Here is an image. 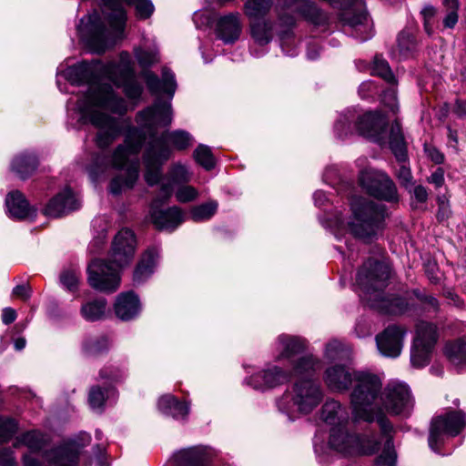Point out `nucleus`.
<instances>
[{"instance_id": "nucleus-1", "label": "nucleus", "mask_w": 466, "mask_h": 466, "mask_svg": "<svg viewBox=\"0 0 466 466\" xmlns=\"http://www.w3.org/2000/svg\"><path fill=\"white\" fill-rule=\"evenodd\" d=\"M137 122L139 127L128 130L124 144L116 147L110 158L103 154L94 157L92 164L87 167L93 181H96L110 167L117 169L125 167L130 157L138 155L147 134L149 141L142 156L145 167L144 178L148 186H156L162 178L163 165L171 157L172 151L167 141L178 150L186 149L191 145L192 137L184 130L163 133L160 137H156L158 127H167L172 122L170 102H164L157 98L153 106L137 113Z\"/></svg>"}, {"instance_id": "nucleus-2", "label": "nucleus", "mask_w": 466, "mask_h": 466, "mask_svg": "<svg viewBox=\"0 0 466 466\" xmlns=\"http://www.w3.org/2000/svg\"><path fill=\"white\" fill-rule=\"evenodd\" d=\"M64 74L73 85H87L86 91L77 99L76 111L80 115L79 122L90 123L97 128L96 145L99 148L108 147L121 134L118 119L108 113L124 115L126 101L110 85L100 82L103 65L99 60L76 64L67 67Z\"/></svg>"}, {"instance_id": "nucleus-3", "label": "nucleus", "mask_w": 466, "mask_h": 466, "mask_svg": "<svg viewBox=\"0 0 466 466\" xmlns=\"http://www.w3.org/2000/svg\"><path fill=\"white\" fill-rule=\"evenodd\" d=\"M323 380L327 387L336 392L348 390L355 380L356 385L350 395L353 417L356 420L367 422L374 420L375 412L380 410L374 401L382 386L377 375L368 372H353L345 365L336 364L325 370Z\"/></svg>"}, {"instance_id": "nucleus-4", "label": "nucleus", "mask_w": 466, "mask_h": 466, "mask_svg": "<svg viewBox=\"0 0 466 466\" xmlns=\"http://www.w3.org/2000/svg\"><path fill=\"white\" fill-rule=\"evenodd\" d=\"M132 5L137 0H125ZM102 15L97 11L85 15L77 25L80 40L93 53H104L109 44L123 38L127 14L121 0H101Z\"/></svg>"}, {"instance_id": "nucleus-5", "label": "nucleus", "mask_w": 466, "mask_h": 466, "mask_svg": "<svg viewBox=\"0 0 466 466\" xmlns=\"http://www.w3.org/2000/svg\"><path fill=\"white\" fill-rule=\"evenodd\" d=\"M321 360L308 354L292 363L295 381L290 392H286L278 401L281 412L290 414L297 410L303 414L310 413L323 400V390L314 374L320 369Z\"/></svg>"}, {"instance_id": "nucleus-6", "label": "nucleus", "mask_w": 466, "mask_h": 466, "mask_svg": "<svg viewBox=\"0 0 466 466\" xmlns=\"http://www.w3.org/2000/svg\"><path fill=\"white\" fill-rule=\"evenodd\" d=\"M136 237L132 230L118 231L112 243L110 260L94 259L87 268V282L104 293H114L120 286L119 268L128 265L135 254Z\"/></svg>"}, {"instance_id": "nucleus-7", "label": "nucleus", "mask_w": 466, "mask_h": 466, "mask_svg": "<svg viewBox=\"0 0 466 466\" xmlns=\"http://www.w3.org/2000/svg\"><path fill=\"white\" fill-rule=\"evenodd\" d=\"M390 276L391 269L388 263L369 258L358 271L357 284L362 291V299L370 308L386 314H401L408 308L405 299L384 293Z\"/></svg>"}, {"instance_id": "nucleus-8", "label": "nucleus", "mask_w": 466, "mask_h": 466, "mask_svg": "<svg viewBox=\"0 0 466 466\" xmlns=\"http://www.w3.org/2000/svg\"><path fill=\"white\" fill-rule=\"evenodd\" d=\"M351 218L347 222L349 231L364 242L371 241L381 228L386 208L382 204L362 197L351 200Z\"/></svg>"}, {"instance_id": "nucleus-9", "label": "nucleus", "mask_w": 466, "mask_h": 466, "mask_svg": "<svg viewBox=\"0 0 466 466\" xmlns=\"http://www.w3.org/2000/svg\"><path fill=\"white\" fill-rule=\"evenodd\" d=\"M276 10L279 27L278 33L283 50L293 35L292 29L296 25L294 14L317 25H324L328 21L327 14L310 0H278Z\"/></svg>"}, {"instance_id": "nucleus-10", "label": "nucleus", "mask_w": 466, "mask_h": 466, "mask_svg": "<svg viewBox=\"0 0 466 466\" xmlns=\"http://www.w3.org/2000/svg\"><path fill=\"white\" fill-rule=\"evenodd\" d=\"M329 443L332 449L345 455H370L375 453L380 448V442L375 436L350 435L346 430V425L331 428Z\"/></svg>"}, {"instance_id": "nucleus-11", "label": "nucleus", "mask_w": 466, "mask_h": 466, "mask_svg": "<svg viewBox=\"0 0 466 466\" xmlns=\"http://www.w3.org/2000/svg\"><path fill=\"white\" fill-rule=\"evenodd\" d=\"M359 180L360 186L378 199L391 203H397L400 199L394 181L385 172L364 169L360 173Z\"/></svg>"}, {"instance_id": "nucleus-12", "label": "nucleus", "mask_w": 466, "mask_h": 466, "mask_svg": "<svg viewBox=\"0 0 466 466\" xmlns=\"http://www.w3.org/2000/svg\"><path fill=\"white\" fill-rule=\"evenodd\" d=\"M437 339L436 325L425 321L417 324L416 337L410 350V362L413 367L421 368L429 364Z\"/></svg>"}, {"instance_id": "nucleus-13", "label": "nucleus", "mask_w": 466, "mask_h": 466, "mask_svg": "<svg viewBox=\"0 0 466 466\" xmlns=\"http://www.w3.org/2000/svg\"><path fill=\"white\" fill-rule=\"evenodd\" d=\"M466 425V415L461 410H449L435 417L431 425L429 446L438 451V445L444 435L456 436Z\"/></svg>"}, {"instance_id": "nucleus-14", "label": "nucleus", "mask_w": 466, "mask_h": 466, "mask_svg": "<svg viewBox=\"0 0 466 466\" xmlns=\"http://www.w3.org/2000/svg\"><path fill=\"white\" fill-rule=\"evenodd\" d=\"M381 400L385 409L395 415L409 416L414 406L410 388L399 381L388 383L381 394Z\"/></svg>"}, {"instance_id": "nucleus-15", "label": "nucleus", "mask_w": 466, "mask_h": 466, "mask_svg": "<svg viewBox=\"0 0 466 466\" xmlns=\"http://www.w3.org/2000/svg\"><path fill=\"white\" fill-rule=\"evenodd\" d=\"M165 201L159 192L158 197L151 204L150 218L157 228L174 230L184 221L185 214L180 208L176 206L159 209L158 206Z\"/></svg>"}, {"instance_id": "nucleus-16", "label": "nucleus", "mask_w": 466, "mask_h": 466, "mask_svg": "<svg viewBox=\"0 0 466 466\" xmlns=\"http://www.w3.org/2000/svg\"><path fill=\"white\" fill-rule=\"evenodd\" d=\"M291 378H293L292 369L285 370L279 366L271 365L250 376L247 382L256 390H264L284 384Z\"/></svg>"}, {"instance_id": "nucleus-17", "label": "nucleus", "mask_w": 466, "mask_h": 466, "mask_svg": "<svg viewBox=\"0 0 466 466\" xmlns=\"http://www.w3.org/2000/svg\"><path fill=\"white\" fill-rule=\"evenodd\" d=\"M406 333L407 330L403 327L397 325L387 327L376 336L378 350L385 357L397 358L401 352Z\"/></svg>"}, {"instance_id": "nucleus-18", "label": "nucleus", "mask_w": 466, "mask_h": 466, "mask_svg": "<svg viewBox=\"0 0 466 466\" xmlns=\"http://www.w3.org/2000/svg\"><path fill=\"white\" fill-rule=\"evenodd\" d=\"M215 453L207 446H194L175 452L171 458L174 466H211Z\"/></svg>"}, {"instance_id": "nucleus-19", "label": "nucleus", "mask_w": 466, "mask_h": 466, "mask_svg": "<svg viewBox=\"0 0 466 466\" xmlns=\"http://www.w3.org/2000/svg\"><path fill=\"white\" fill-rule=\"evenodd\" d=\"M387 121V116L380 110L369 111L357 118L355 128L360 136L379 141Z\"/></svg>"}, {"instance_id": "nucleus-20", "label": "nucleus", "mask_w": 466, "mask_h": 466, "mask_svg": "<svg viewBox=\"0 0 466 466\" xmlns=\"http://www.w3.org/2000/svg\"><path fill=\"white\" fill-rule=\"evenodd\" d=\"M80 201L74 192L66 187L57 193L46 204L44 214L49 218H60L78 209Z\"/></svg>"}, {"instance_id": "nucleus-21", "label": "nucleus", "mask_w": 466, "mask_h": 466, "mask_svg": "<svg viewBox=\"0 0 466 466\" xmlns=\"http://www.w3.org/2000/svg\"><path fill=\"white\" fill-rule=\"evenodd\" d=\"M141 76L152 95L166 94L170 99L177 89V82L174 73L167 67L162 68L161 79L151 71H144Z\"/></svg>"}, {"instance_id": "nucleus-22", "label": "nucleus", "mask_w": 466, "mask_h": 466, "mask_svg": "<svg viewBox=\"0 0 466 466\" xmlns=\"http://www.w3.org/2000/svg\"><path fill=\"white\" fill-rule=\"evenodd\" d=\"M306 349L307 342L305 339L287 334L279 335L276 341L278 354L275 360L277 361L288 360L292 368V363L299 359L295 360V357L305 351Z\"/></svg>"}, {"instance_id": "nucleus-23", "label": "nucleus", "mask_w": 466, "mask_h": 466, "mask_svg": "<svg viewBox=\"0 0 466 466\" xmlns=\"http://www.w3.org/2000/svg\"><path fill=\"white\" fill-rule=\"evenodd\" d=\"M103 76L119 85L135 76L134 64L128 53H121L118 62L103 65Z\"/></svg>"}, {"instance_id": "nucleus-24", "label": "nucleus", "mask_w": 466, "mask_h": 466, "mask_svg": "<svg viewBox=\"0 0 466 466\" xmlns=\"http://www.w3.org/2000/svg\"><path fill=\"white\" fill-rule=\"evenodd\" d=\"M375 420L385 438L382 453L378 457L376 464L377 466H394L397 456L393 448L392 437L390 436L392 426L380 410L375 412Z\"/></svg>"}, {"instance_id": "nucleus-25", "label": "nucleus", "mask_w": 466, "mask_h": 466, "mask_svg": "<svg viewBox=\"0 0 466 466\" xmlns=\"http://www.w3.org/2000/svg\"><path fill=\"white\" fill-rule=\"evenodd\" d=\"M5 207L8 216L15 219H31L36 216V209L30 206L25 197L18 190L7 194Z\"/></svg>"}, {"instance_id": "nucleus-26", "label": "nucleus", "mask_w": 466, "mask_h": 466, "mask_svg": "<svg viewBox=\"0 0 466 466\" xmlns=\"http://www.w3.org/2000/svg\"><path fill=\"white\" fill-rule=\"evenodd\" d=\"M141 310V304L137 294L133 291L122 292L117 295L114 303L116 316L128 321L136 319Z\"/></svg>"}, {"instance_id": "nucleus-27", "label": "nucleus", "mask_w": 466, "mask_h": 466, "mask_svg": "<svg viewBox=\"0 0 466 466\" xmlns=\"http://www.w3.org/2000/svg\"><path fill=\"white\" fill-rule=\"evenodd\" d=\"M79 451L75 444H65L45 452L47 466H76Z\"/></svg>"}, {"instance_id": "nucleus-28", "label": "nucleus", "mask_w": 466, "mask_h": 466, "mask_svg": "<svg viewBox=\"0 0 466 466\" xmlns=\"http://www.w3.org/2000/svg\"><path fill=\"white\" fill-rule=\"evenodd\" d=\"M241 24L238 14H228L221 16L216 25V34L218 38L225 44L235 43L240 35Z\"/></svg>"}, {"instance_id": "nucleus-29", "label": "nucleus", "mask_w": 466, "mask_h": 466, "mask_svg": "<svg viewBox=\"0 0 466 466\" xmlns=\"http://www.w3.org/2000/svg\"><path fill=\"white\" fill-rule=\"evenodd\" d=\"M192 173L187 166L181 163H174L167 171L168 182L162 183L159 192L164 200H167L173 194V185L187 184L191 180Z\"/></svg>"}, {"instance_id": "nucleus-30", "label": "nucleus", "mask_w": 466, "mask_h": 466, "mask_svg": "<svg viewBox=\"0 0 466 466\" xmlns=\"http://www.w3.org/2000/svg\"><path fill=\"white\" fill-rule=\"evenodd\" d=\"M158 258L159 248L157 247H151L144 252L134 271L133 280L136 284L143 283L153 274Z\"/></svg>"}, {"instance_id": "nucleus-31", "label": "nucleus", "mask_w": 466, "mask_h": 466, "mask_svg": "<svg viewBox=\"0 0 466 466\" xmlns=\"http://www.w3.org/2000/svg\"><path fill=\"white\" fill-rule=\"evenodd\" d=\"M138 176L139 163L137 159L127 166L125 177L117 176L110 181V193L113 195H119L123 190L132 188L137 183Z\"/></svg>"}, {"instance_id": "nucleus-32", "label": "nucleus", "mask_w": 466, "mask_h": 466, "mask_svg": "<svg viewBox=\"0 0 466 466\" xmlns=\"http://www.w3.org/2000/svg\"><path fill=\"white\" fill-rule=\"evenodd\" d=\"M108 313L107 300L99 297L88 299L81 305L80 315L89 322L103 320Z\"/></svg>"}, {"instance_id": "nucleus-33", "label": "nucleus", "mask_w": 466, "mask_h": 466, "mask_svg": "<svg viewBox=\"0 0 466 466\" xmlns=\"http://www.w3.org/2000/svg\"><path fill=\"white\" fill-rule=\"evenodd\" d=\"M158 410L165 415L171 416L176 420H184L189 412L187 403L179 401L171 394H166L159 398L157 402Z\"/></svg>"}, {"instance_id": "nucleus-34", "label": "nucleus", "mask_w": 466, "mask_h": 466, "mask_svg": "<svg viewBox=\"0 0 466 466\" xmlns=\"http://www.w3.org/2000/svg\"><path fill=\"white\" fill-rule=\"evenodd\" d=\"M321 418L327 423L334 426L346 425L349 420L347 410L335 400H328L321 409Z\"/></svg>"}, {"instance_id": "nucleus-35", "label": "nucleus", "mask_w": 466, "mask_h": 466, "mask_svg": "<svg viewBox=\"0 0 466 466\" xmlns=\"http://www.w3.org/2000/svg\"><path fill=\"white\" fill-rule=\"evenodd\" d=\"M37 158L33 153H21L15 156L11 162V170L21 179L31 176L37 167Z\"/></svg>"}, {"instance_id": "nucleus-36", "label": "nucleus", "mask_w": 466, "mask_h": 466, "mask_svg": "<svg viewBox=\"0 0 466 466\" xmlns=\"http://www.w3.org/2000/svg\"><path fill=\"white\" fill-rule=\"evenodd\" d=\"M250 35L259 46L268 45L273 38V23L266 19L251 20L249 23Z\"/></svg>"}, {"instance_id": "nucleus-37", "label": "nucleus", "mask_w": 466, "mask_h": 466, "mask_svg": "<svg viewBox=\"0 0 466 466\" xmlns=\"http://www.w3.org/2000/svg\"><path fill=\"white\" fill-rule=\"evenodd\" d=\"M390 147L398 162H405L408 159L407 145L398 121L392 123L390 132Z\"/></svg>"}, {"instance_id": "nucleus-38", "label": "nucleus", "mask_w": 466, "mask_h": 466, "mask_svg": "<svg viewBox=\"0 0 466 466\" xmlns=\"http://www.w3.org/2000/svg\"><path fill=\"white\" fill-rule=\"evenodd\" d=\"M350 350L342 341L329 340L324 349V358L329 361L344 360L350 358Z\"/></svg>"}, {"instance_id": "nucleus-39", "label": "nucleus", "mask_w": 466, "mask_h": 466, "mask_svg": "<svg viewBox=\"0 0 466 466\" xmlns=\"http://www.w3.org/2000/svg\"><path fill=\"white\" fill-rule=\"evenodd\" d=\"M273 5L272 0H247L245 13L251 20L264 19Z\"/></svg>"}, {"instance_id": "nucleus-40", "label": "nucleus", "mask_w": 466, "mask_h": 466, "mask_svg": "<svg viewBox=\"0 0 466 466\" xmlns=\"http://www.w3.org/2000/svg\"><path fill=\"white\" fill-rule=\"evenodd\" d=\"M445 353L450 361L457 366L466 365V342L463 340H456L450 342L445 347Z\"/></svg>"}, {"instance_id": "nucleus-41", "label": "nucleus", "mask_w": 466, "mask_h": 466, "mask_svg": "<svg viewBox=\"0 0 466 466\" xmlns=\"http://www.w3.org/2000/svg\"><path fill=\"white\" fill-rule=\"evenodd\" d=\"M354 114L349 111L346 114L340 115L334 126V132L338 138L345 139L354 133L355 128Z\"/></svg>"}, {"instance_id": "nucleus-42", "label": "nucleus", "mask_w": 466, "mask_h": 466, "mask_svg": "<svg viewBox=\"0 0 466 466\" xmlns=\"http://www.w3.org/2000/svg\"><path fill=\"white\" fill-rule=\"evenodd\" d=\"M21 445L26 446L31 451H38L45 446V439L39 431H30L16 438L14 446L18 448Z\"/></svg>"}, {"instance_id": "nucleus-43", "label": "nucleus", "mask_w": 466, "mask_h": 466, "mask_svg": "<svg viewBox=\"0 0 466 466\" xmlns=\"http://www.w3.org/2000/svg\"><path fill=\"white\" fill-rule=\"evenodd\" d=\"M134 56L143 68L150 67L159 62V54L156 47H135Z\"/></svg>"}, {"instance_id": "nucleus-44", "label": "nucleus", "mask_w": 466, "mask_h": 466, "mask_svg": "<svg viewBox=\"0 0 466 466\" xmlns=\"http://www.w3.org/2000/svg\"><path fill=\"white\" fill-rule=\"evenodd\" d=\"M83 348L87 356L95 357L108 350L109 341L107 337L104 335L91 337L85 340Z\"/></svg>"}, {"instance_id": "nucleus-45", "label": "nucleus", "mask_w": 466, "mask_h": 466, "mask_svg": "<svg viewBox=\"0 0 466 466\" xmlns=\"http://www.w3.org/2000/svg\"><path fill=\"white\" fill-rule=\"evenodd\" d=\"M218 207V204L215 200L196 206L191 209V218L196 222L208 220L216 214Z\"/></svg>"}, {"instance_id": "nucleus-46", "label": "nucleus", "mask_w": 466, "mask_h": 466, "mask_svg": "<svg viewBox=\"0 0 466 466\" xmlns=\"http://www.w3.org/2000/svg\"><path fill=\"white\" fill-rule=\"evenodd\" d=\"M442 5L445 8L447 15L443 18V26L445 28H453L459 20L458 11L460 8L459 0H442Z\"/></svg>"}, {"instance_id": "nucleus-47", "label": "nucleus", "mask_w": 466, "mask_h": 466, "mask_svg": "<svg viewBox=\"0 0 466 466\" xmlns=\"http://www.w3.org/2000/svg\"><path fill=\"white\" fill-rule=\"evenodd\" d=\"M342 20L345 21V23L350 27L354 28L357 32H362V28L364 31H366L369 27L368 15L364 10H360L359 13L354 15L345 11L342 14Z\"/></svg>"}, {"instance_id": "nucleus-48", "label": "nucleus", "mask_w": 466, "mask_h": 466, "mask_svg": "<svg viewBox=\"0 0 466 466\" xmlns=\"http://www.w3.org/2000/svg\"><path fill=\"white\" fill-rule=\"evenodd\" d=\"M194 158L197 163L207 170H210L215 167V158L211 149L205 145H199L195 149Z\"/></svg>"}, {"instance_id": "nucleus-49", "label": "nucleus", "mask_w": 466, "mask_h": 466, "mask_svg": "<svg viewBox=\"0 0 466 466\" xmlns=\"http://www.w3.org/2000/svg\"><path fill=\"white\" fill-rule=\"evenodd\" d=\"M372 73L383 78L388 83H394L395 77L389 63L381 56H376L373 60Z\"/></svg>"}, {"instance_id": "nucleus-50", "label": "nucleus", "mask_w": 466, "mask_h": 466, "mask_svg": "<svg viewBox=\"0 0 466 466\" xmlns=\"http://www.w3.org/2000/svg\"><path fill=\"white\" fill-rule=\"evenodd\" d=\"M416 47L417 42L411 33L408 31H402L400 33L398 36V48L402 56H410L412 52L415 51Z\"/></svg>"}, {"instance_id": "nucleus-51", "label": "nucleus", "mask_w": 466, "mask_h": 466, "mask_svg": "<svg viewBox=\"0 0 466 466\" xmlns=\"http://www.w3.org/2000/svg\"><path fill=\"white\" fill-rule=\"evenodd\" d=\"M60 283L69 291H76L78 289L80 271L76 268L65 269L59 277Z\"/></svg>"}, {"instance_id": "nucleus-52", "label": "nucleus", "mask_w": 466, "mask_h": 466, "mask_svg": "<svg viewBox=\"0 0 466 466\" xmlns=\"http://www.w3.org/2000/svg\"><path fill=\"white\" fill-rule=\"evenodd\" d=\"M17 422L11 418H0V443L7 442L17 432Z\"/></svg>"}, {"instance_id": "nucleus-53", "label": "nucleus", "mask_w": 466, "mask_h": 466, "mask_svg": "<svg viewBox=\"0 0 466 466\" xmlns=\"http://www.w3.org/2000/svg\"><path fill=\"white\" fill-rule=\"evenodd\" d=\"M400 167L396 170L395 176L397 177L400 186L409 192H411V187L414 185L413 176L410 167L405 162H399Z\"/></svg>"}, {"instance_id": "nucleus-54", "label": "nucleus", "mask_w": 466, "mask_h": 466, "mask_svg": "<svg viewBox=\"0 0 466 466\" xmlns=\"http://www.w3.org/2000/svg\"><path fill=\"white\" fill-rule=\"evenodd\" d=\"M175 196L178 202L187 203L198 198V191L192 186L183 184L177 189Z\"/></svg>"}, {"instance_id": "nucleus-55", "label": "nucleus", "mask_w": 466, "mask_h": 466, "mask_svg": "<svg viewBox=\"0 0 466 466\" xmlns=\"http://www.w3.org/2000/svg\"><path fill=\"white\" fill-rule=\"evenodd\" d=\"M118 86H122L124 87L126 96L130 99L139 98L143 92V86L137 82L135 76L127 82L120 83Z\"/></svg>"}, {"instance_id": "nucleus-56", "label": "nucleus", "mask_w": 466, "mask_h": 466, "mask_svg": "<svg viewBox=\"0 0 466 466\" xmlns=\"http://www.w3.org/2000/svg\"><path fill=\"white\" fill-rule=\"evenodd\" d=\"M106 400L105 390L95 386L90 389L88 401L92 409H100L103 407Z\"/></svg>"}, {"instance_id": "nucleus-57", "label": "nucleus", "mask_w": 466, "mask_h": 466, "mask_svg": "<svg viewBox=\"0 0 466 466\" xmlns=\"http://www.w3.org/2000/svg\"><path fill=\"white\" fill-rule=\"evenodd\" d=\"M132 5L135 6L137 15L141 19L148 18L155 10L150 0H137Z\"/></svg>"}, {"instance_id": "nucleus-58", "label": "nucleus", "mask_w": 466, "mask_h": 466, "mask_svg": "<svg viewBox=\"0 0 466 466\" xmlns=\"http://www.w3.org/2000/svg\"><path fill=\"white\" fill-rule=\"evenodd\" d=\"M382 103L389 107L390 112L396 113L398 111L397 96L394 90L390 89L384 92Z\"/></svg>"}, {"instance_id": "nucleus-59", "label": "nucleus", "mask_w": 466, "mask_h": 466, "mask_svg": "<svg viewBox=\"0 0 466 466\" xmlns=\"http://www.w3.org/2000/svg\"><path fill=\"white\" fill-rule=\"evenodd\" d=\"M427 182L433 185L435 188H440L444 185V170L442 167H437L430 177H427Z\"/></svg>"}, {"instance_id": "nucleus-60", "label": "nucleus", "mask_w": 466, "mask_h": 466, "mask_svg": "<svg viewBox=\"0 0 466 466\" xmlns=\"http://www.w3.org/2000/svg\"><path fill=\"white\" fill-rule=\"evenodd\" d=\"M410 193L412 194L414 199L420 204L426 203L429 198L428 189L422 185L412 186L411 192Z\"/></svg>"}, {"instance_id": "nucleus-61", "label": "nucleus", "mask_w": 466, "mask_h": 466, "mask_svg": "<svg viewBox=\"0 0 466 466\" xmlns=\"http://www.w3.org/2000/svg\"><path fill=\"white\" fill-rule=\"evenodd\" d=\"M99 376L102 379L117 381L123 377V374L119 370H116L111 368H105L100 370Z\"/></svg>"}, {"instance_id": "nucleus-62", "label": "nucleus", "mask_w": 466, "mask_h": 466, "mask_svg": "<svg viewBox=\"0 0 466 466\" xmlns=\"http://www.w3.org/2000/svg\"><path fill=\"white\" fill-rule=\"evenodd\" d=\"M427 156L436 164H441L444 161V155L436 147H429L425 148Z\"/></svg>"}, {"instance_id": "nucleus-63", "label": "nucleus", "mask_w": 466, "mask_h": 466, "mask_svg": "<svg viewBox=\"0 0 466 466\" xmlns=\"http://www.w3.org/2000/svg\"><path fill=\"white\" fill-rule=\"evenodd\" d=\"M13 294L22 299L25 300L31 296V289L29 286L25 285H17L13 289Z\"/></svg>"}, {"instance_id": "nucleus-64", "label": "nucleus", "mask_w": 466, "mask_h": 466, "mask_svg": "<svg viewBox=\"0 0 466 466\" xmlns=\"http://www.w3.org/2000/svg\"><path fill=\"white\" fill-rule=\"evenodd\" d=\"M16 319V311L12 308H5L2 312V321L8 325L13 323Z\"/></svg>"}]
</instances>
